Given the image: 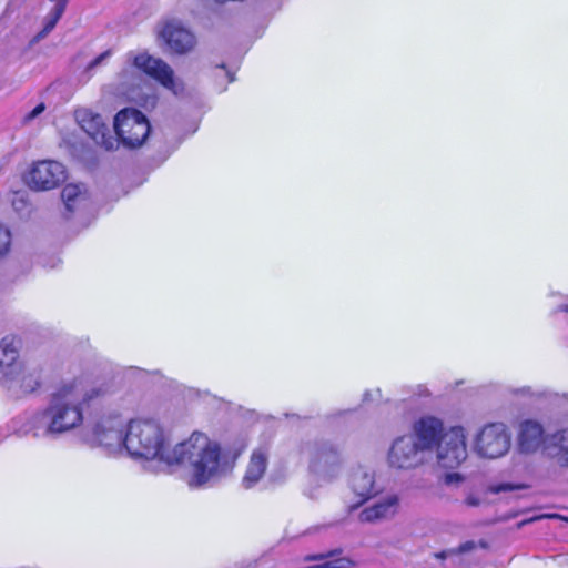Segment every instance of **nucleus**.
I'll return each instance as SVG.
<instances>
[{
    "instance_id": "6e6552de",
    "label": "nucleus",
    "mask_w": 568,
    "mask_h": 568,
    "mask_svg": "<svg viewBox=\"0 0 568 568\" xmlns=\"http://www.w3.org/2000/svg\"><path fill=\"white\" fill-rule=\"evenodd\" d=\"M510 445V437L503 424H488L476 438V449L479 455L486 458H498L505 455Z\"/></svg>"
},
{
    "instance_id": "6ab92c4d",
    "label": "nucleus",
    "mask_w": 568,
    "mask_h": 568,
    "mask_svg": "<svg viewBox=\"0 0 568 568\" xmlns=\"http://www.w3.org/2000/svg\"><path fill=\"white\" fill-rule=\"evenodd\" d=\"M554 446L556 452L554 457L561 467H568V428L554 435Z\"/></svg>"
},
{
    "instance_id": "b1692460",
    "label": "nucleus",
    "mask_w": 568,
    "mask_h": 568,
    "mask_svg": "<svg viewBox=\"0 0 568 568\" xmlns=\"http://www.w3.org/2000/svg\"><path fill=\"white\" fill-rule=\"evenodd\" d=\"M112 54V50H105L104 52L100 53L98 57H95L85 68L87 71H91L95 67H98L102 61H104L106 58H109Z\"/></svg>"
},
{
    "instance_id": "4be33fe9",
    "label": "nucleus",
    "mask_w": 568,
    "mask_h": 568,
    "mask_svg": "<svg viewBox=\"0 0 568 568\" xmlns=\"http://www.w3.org/2000/svg\"><path fill=\"white\" fill-rule=\"evenodd\" d=\"M524 487L525 486H523V485H514V484H509V483H503V484H497V485L491 486L490 491L494 494H499V493H505V491H514L517 489H521Z\"/></svg>"
},
{
    "instance_id": "9d476101",
    "label": "nucleus",
    "mask_w": 568,
    "mask_h": 568,
    "mask_svg": "<svg viewBox=\"0 0 568 568\" xmlns=\"http://www.w3.org/2000/svg\"><path fill=\"white\" fill-rule=\"evenodd\" d=\"M413 434L422 452L436 449L446 436L444 423L434 416H423L414 423Z\"/></svg>"
},
{
    "instance_id": "5701e85b",
    "label": "nucleus",
    "mask_w": 568,
    "mask_h": 568,
    "mask_svg": "<svg viewBox=\"0 0 568 568\" xmlns=\"http://www.w3.org/2000/svg\"><path fill=\"white\" fill-rule=\"evenodd\" d=\"M465 477L460 475L459 473H447L443 477V481L446 485H454V484H460L463 483Z\"/></svg>"
},
{
    "instance_id": "f03ea898",
    "label": "nucleus",
    "mask_w": 568,
    "mask_h": 568,
    "mask_svg": "<svg viewBox=\"0 0 568 568\" xmlns=\"http://www.w3.org/2000/svg\"><path fill=\"white\" fill-rule=\"evenodd\" d=\"M105 385L88 388L85 381L74 378L61 384L50 396L48 406L39 413L48 434H63L83 423V406L99 404L106 396Z\"/></svg>"
},
{
    "instance_id": "9b49d317",
    "label": "nucleus",
    "mask_w": 568,
    "mask_h": 568,
    "mask_svg": "<svg viewBox=\"0 0 568 568\" xmlns=\"http://www.w3.org/2000/svg\"><path fill=\"white\" fill-rule=\"evenodd\" d=\"M351 489L357 497V501L348 506L349 511H354L366 501L378 495L375 487L374 475L365 470H356L351 475Z\"/></svg>"
},
{
    "instance_id": "4468645a",
    "label": "nucleus",
    "mask_w": 568,
    "mask_h": 568,
    "mask_svg": "<svg viewBox=\"0 0 568 568\" xmlns=\"http://www.w3.org/2000/svg\"><path fill=\"white\" fill-rule=\"evenodd\" d=\"M268 465V450L265 447L255 448L247 463L242 478L245 489L253 488L264 477Z\"/></svg>"
},
{
    "instance_id": "20e7f679",
    "label": "nucleus",
    "mask_w": 568,
    "mask_h": 568,
    "mask_svg": "<svg viewBox=\"0 0 568 568\" xmlns=\"http://www.w3.org/2000/svg\"><path fill=\"white\" fill-rule=\"evenodd\" d=\"M67 178V169L62 163L54 160H39L31 164L26 181L32 190L50 191L64 183Z\"/></svg>"
},
{
    "instance_id": "393cba45",
    "label": "nucleus",
    "mask_w": 568,
    "mask_h": 568,
    "mask_svg": "<svg viewBox=\"0 0 568 568\" xmlns=\"http://www.w3.org/2000/svg\"><path fill=\"white\" fill-rule=\"evenodd\" d=\"M45 109V105L44 103H39L32 111H30L26 119L27 120H33L34 118H37L39 114H41Z\"/></svg>"
},
{
    "instance_id": "f8f14e48",
    "label": "nucleus",
    "mask_w": 568,
    "mask_h": 568,
    "mask_svg": "<svg viewBox=\"0 0 568 568\" xmlns=\"http://www.w3.org/2000/svg\"><path fill=\"white\" fill-rule=\"evenodd\" d=\"M80 124L97 145L108 151L113 150L115 140L100 114L87 113Z\"/></svg>"
},
{
    "instance_id": "39448f33",
    "label": "nucleus",
    "mask_w": 568,
    "mask_h": 568,
    "mask_svg": "<svg viewBox=\"0 0 568 568\" xmlns=\"http://www.w3.org/2000/svg\"><path fill=\"white\" fill-rule=\"evenodd\" d=\"M133 65L172 93L183 91V84L176 81L173 69L162 59L142 52L134 55Z\"/></svg>"
},
{
    "instance_id": "a878e982",
    "label": "nucleus",
    "mask_w": 568,
    "mask_h": 568,
    "mask_svg": "<svg viewBox=\"0 0 568 568\" xmlns=\"http://www.w3.org/2000/svg\"><path fill=\"white\" fill-rule=\"evenodd\" d=\"M474 548H475L474 541H466V542L459 545V547L456 550H453V552L463 554V552L470 551Z\"/></svg>"
},
{
    "instance_id": "c85d7f7f",
    "label": "nucleus",
    "mask_w": 568,
    "mask_h": 568,
    "mask_svg": "<svg viewBox=\"0 0 568 568\" xmlns=\"http://www.w3.org/2000/svg\"><path fill=\"white\" fill-rule=\"evenodd\" d=\"M564 312L568 313V305H564L561 308Z\"/></svg>"
},
{
    "instance_id": "bb28decb",
    "label": "nucleus",
    "mask_w": 568,
    "mask_h": 568,
    "mask_svg": "<svg viewBox=\"0 0 568 568\" xmlns=\"http://www.w3.org/2000/svg\"><path fill=\"white\" fill-rule=\"evenodd\" d=\"M465 504L468 505V506H471V507H476L480 504V500L475 497V496H468L466 499H465Z\"/></svg>"
},
{
    "instance_id": "7ed1b4c3",
    "label": "nucleus",
    "mask_w": 568,
    "mask_h": 568,
    "mask_svg": "<svg viewBox=\"0 0 568 568\" xmlns=\"http://www.w3.org/2000/svg\"><path fill=\"white\" fill-rule=\"evenodd\" d=\"M113 128L118 141L131 150L142 146L151 132L149 119L135 108L120 110L114 115Z\"/></svg>"
},
{
    "instance_id": "f257e3e1",
    "label": "nucleus",
    "mask_w": 568,
    "mask_h": 568,
    "mask_svg": "<svg viewBox=\"0 0 568 568\" xmlns=\"http://www.w3.org/2000/svg\"><path fill=\"white\" fill-rule=\"evenodd\" d=\"M128 453L136 458L158 460L168 467L190 465L189 486L199 488L215 477L221 468L222 448L202 433L170 448L162 427L153 419H132L123 438Z\"/></svg>"
},
{
    "instance_id": "aec40b11",
    "label": "nucleus",
    "mask_w": 568,
    "mask_h": 568,
    "mask_svg": "<svg viewBox=\"0 0 568 568\" xmlns=\"http://www.w3.org/2000/svg\"><path fill=\"white\" fill-rule=\"evenodd\" d=\"M14 379H18L19 387L22 394H31L41 386L40 372H20Z\"/></svg>"
},
{
    "instance_id": "423d86ee",
    "label": "nucleus",
    "mask_w": 568,
    "mask_h": 568,
    "mask_svg": "<svg viewBox=\"0 0 568 568\" xmlns=\"http://www.w3.org/2000/svg\"><path fill=\"white\" fill-rule=\"evenodd\" d=\"M158 38L176 55L192 52L197 43L195 34L178 20H165L159 26Z\"/></svg>"
},
{
    "instance_id": "cd10ccee",
    "label": "nucleus",
    "mask_w": 568,
    "mask_h": 568,
    "mask_svg": "<svg viewBox=\"0 0 568 568\" xmlns=\"http://www.w3.org/2000/svg\"><path fill=\"white\" fill-rule=\"evenodd\" d=\"M446 557H447L446 551H439V552L435 554V558H437V559H445Z\"/></svg>"
},
{
    "instance_id": "dca6fc26",
    "label": "nucleus",
    "mask_w": 568,
    "mask_h": 568,
    "mask_svg": "<svg viewBox=\"0 0 568 568\" xmlns=\"http://www.w3.org/2000/svg\"><path fill=\"white\" fill-rule=\"evenodd\" d=\"M61 200L65 209L64 215L69 219L73 213L87 207L90 196L83 184L68 183L61 191Z\"/></svg>"
},
{
    "instance_id": "1a4fd4ad",
    "label": "nucleus",
    "mask_w": 568,
    "mask_h": 568,
    "mask_svg": "<svg viewBox=\"0 0 568 568\" xmlns=\"http://www.w3.org/2000/svg\"><path fill=\"white\" fill-rule=\"evenodd\" d=\"M423 460L422 449L409 435L396 438L388 452V464L396 469H412L419 466Z\"/></svg>"
},
{
    "instance_id": "412c9836",
    "label": "nucleus",
    "mask_w": 568,
    "mask_h": 568,
    "mask_svg": "<svg viewBox=\"0 0 568 568\" xmlns=\"http://www.w3.org/2000/svg\"><path fill=\"white\" fill-rule=\"evenodd\" d=\"M11 232L10 230L0 224V257H4L9 251H10V246H11Z\"/></svg>"
},
{
    "instance_id": "2eb2a0df",
    "label": "nucleus",
    "mask_w": 568,
    "mask_h": 568,
    "mask_svg": "<svg viewBox=\"0 0 568 568\" xmlns=\"http://www.w3.org/2000/svg\"><path fill=\"white\" fill-rule=\"evenodd\" d=\"M398 506L399 498L396 495L387 496L385 499L363 508L358 514V520L363 524H372L388 519L396 515Z\"/></svg>"
},
{
    "instance_id": "f3484780",
    "label": "nucleus",
    "mask_w": 568,
    "mask_h": 568,
    "mask_svg": "<svg viewBox=\"0 0 568 568\" xmlns=\"http://www.w3.org/2000/svg\"><path fill=\"white\" fill-rule=\"evenodd\" d=\"M544 428L535 420H524L519 427L518 446L524 453L536 452L544 443Z\"/></svg>"
},
{
    "instance_id": "a211bd4d",
    "label": "nucleus",
    "mask_w": 568,
    "mask_h": 568,
    "mask_svg": "<svg viewBox=\"0 0 568 568\" xmlns=\"http://www.w3.org/2000/svg\"><path fill=\"white\" fill-rule=\"evenodd\" d=\"M50 1L54 2V6L51 9V11L48 13V16L44 18L43 28L37 36L38 39L45 37L49 32H51L54 29V27L61 19V17L64 13L65 8L69 3V0H50Z\"/></svg>"
},
{
    "instance_id": "0eeeda50",
    "label": "nucleus",
    "mask_w": 568,
    "mask_h": 568,
    "mask_svg": "<svg viewBox=\"0 0 568 568\" xmlns=\"http://www.w3.org/2000/svg\"><path fill=\"white\" fill-rule=\"evenodd\" d=\"M438 464L445 469L458 468L467 458L466 436L460 426L450 427L436 448Z\"/></svg>"
},
{
    "instance_id": "ddd939ff",
    "label": "nucleus",
    "mask_w": 568,
    "mask_h": 568,
    "mask_svg": "<svg viewBox=\"0 0 568 568\" xmlns=\"http://www.w3.org/2000/svg\"><path fill=\"white\" fill-rule=\"evenodd\" d=\"M0 371L11 379L21 372L18 341L14 336H6L0 341Z\"/></svg>"
}]
</instances>
